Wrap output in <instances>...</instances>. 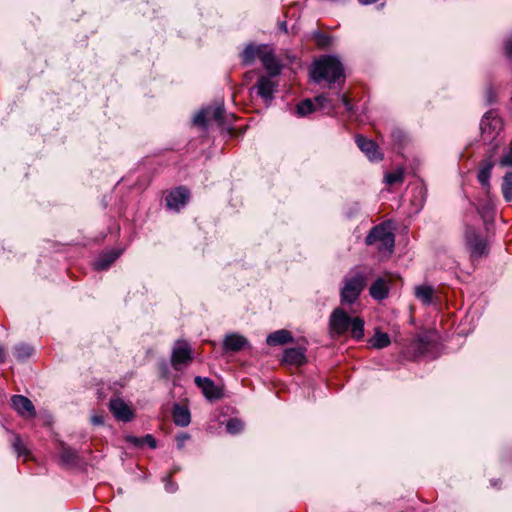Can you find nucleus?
<instances>
[{
  "instance_id": "nucleus-21",
  "label": "nucleus",
  "mask_w": 512,
  "mask_h": 512,
  "mask_svg": "<svg viewBox=\"0 0 512 512\" xmlns=\"http://www.w3.org/2000/svg\"><path fill=\"white\" fill-rule=\"evenodd\" d=\"M290 342H293V336L291 332L286 329H280L270 333L266 338V343L269 346L284 345Z\"/></svg>"
},
{
  "instance_id": "nucleus-16",
  "label": "nucleus",
  "mask_w": 512,
  "mask_h": 512,
  "mask_svg": "<svg viewBox=\"0 0 512 512\" xmlns=\"http://www.w3.org/2000/svg\"><path fill=\"white\" fill-rule=\"evenodd\" d=\"M493 154L494 152H491L489 157L482 161L477 175L478 181L487 190H489L490 188L491 171L494 167V162L492 160Z\"/></svg>"
},
{
  "instance_id": "nucleus-9",
  "label": "nucleus",
  "mask_w": 512,
  "mask_h": 512,
  "mask_svg": "<svg viewBox=\"0 0 512 512\" xmlns=\"http://www.w3.org/2000/svg\"><path fill=\"white\" fill-rule=\"evenodd\" d=\"M195 384L202 390L204 396L209 400L220 399L222 397V390L215 383L207 378L196 376Z\"/></svg>"
},
{
  "instance_id": "nucleus-37",
  "label": "nucleus",
  "mask_w": 512,
  "mask_h": 512,
  "mask_svg": "<svg viewBox=\"0 0 512 512\" xmlns=\"http://www.w3.org/2000/svg\"><path fill=\"white\" fill-rule=\"evenodd\" d=\"M428 341L426 337L419 336L414 342L413 346L419 354H424Z\"/></svg>"
},
{
  "instance_id": "nucleus-43",
  "label": "nucleus",
  "mask_w": 512,
  "mask_h": 512,
  "mask_svg": "<svg viewBox=\"0 0 512 512\" xmlns=\"http://www.w3.org/2000/svg\"><path fill=\"white\" fill-rule=\"evenodd\" d=\"M165 489L169 493H173L177 489L176 485L171 482L169 477L166 478Z\"/></svg>"
},
{
  "instance_id": "nucleus-7",
  "label": "nucleus",
  "mask_w": 512,
  "mask_h": 512,
  "mask_svg": "<svg viewBox=\"0 0 512 512\" xmlns=\"http://www.w3.org/2000/svg\"><path fill=\"white\" fill-rule=\"evenodd\" d=\"M274 76H261L255 86L257 95L260 96L265 103H270L277 91V82L273 80Z\"/></svg>"
},
{
  "instance_id": "nucleus-29",
  "label": "nucleus",
  "mask_w": 512,
  "mask_h": 512,
  "mask_svg": "<svg viewBox=\"0 0 512 512\" xmlns=\"http://www.w3.org/2000/svg\"><path fill=\"white\" fill-rule=\"evenodd\" d=\"M127 440L135 446H142L144 444H147L152 449L156 448V440L150 434H147L146 436H144L142 438L129 436V437H127Z\"/></svg>"
},
{
  "instance_id": "nucleus-20",
  "label": "nucleus",
  "mask_w": 512,
  "mask_h": 512,
  "mask_svg": "<svg viewBox=\"0 0 512 512\" xmlns=\"http://www.w3.org/2000/svg\"><path fill=\"white\" fill-rule=\"evenodd\" d=\"M370 296L378 301L388 297L389 288L384 278H377L369 288Z\"/></svg>"
},
{
  "instance_id": "nucleus-8",
  "label": "nucleus",
  "mask_w": 512,
  "mask_h": 512,
  "mask_svg": "<svg viewBox=\"0 0 512 512\" xmlns=\"http://www.w3.org/2000/svg\"><path fill=\"white\" fill-rule=\"evenodd\" d=\"M190 198V193L185 187H178L172 190L166 197L167 207L174 211L183 208Z\"/></svg>"
},
{
  "instance_id": "nucleus-44",
  "label": "nucleus",
  "mask_w": 512,
  "mask_h": 512,
  "mask_svg": "<svg viewBox=\"0 0 512 512\" xmlns=\"http://www.w3.org/2000/svg\"><path fill=\"white\" fill-rule=\"evenodd\" d=\"M91 421L94 425H102L104 423V418L101 415H94L92 416Z\"/></svg>"
},
{
  "instance_id": "nucleus-25",
  "label": "nucleus",
  "mask_w": 512,
  "mask_h": 512,
  "mask_svg": "<svg viewBox=\"0 0 512 512\" xmlns=\"http://www.w3.org/2000/svg\"><path fill=\"white\" fill-rule=\"evenodd\" d=\"M206 108H207V112H208V116H209V121L213 120L219 125L224 123L225 110H224L223 104H217L213 107H206Z\"/></svg>"
},
{
  "instance_id": "nucleus-4",
  "label": "nucleus",
  "mask_w": 512,
  "mask_h": 512,
  "mask_svg": "<svg viewBox=\"0 0 512 512\" xmlns=\"http://www.w3.org/2000/svg\"><path fill=\"white\" fill-rule=\"evenodd\" d=\"M365 244L376 250L380 257H390L395 247L391 223L387 221L374 226L366 236Z\"/></svg>"
},
{
  "instance_id": "nucleus-34",
  "label": "nucleus",
  "mask_w": 512,
  "mask_h": 512,
  "mask_svg": "<svg viewBox=\"0 0 512 512\" xmlns=\"http://www.w3.org/2000/svg\"><path fill=\"white\" fill-rule=\"evenodd\" d=\"M207 121H209V116L207 112V108H204L200 110L194 117H193V124L200 127H205Z\"/></svg>"
},
{
  "instance_id": "nucleus-24",
  "label": "nucleus",
  "mask_w": 512,
  "mask_h": 512,
  "mask_svg": "<svg viewBox=\"0 0 512 512\" xmlns=\"http://www.w3.org/2000/svg\"><path fill=\"white\" fill-rule=\"evenodd\" d=\"M390 337L387 333L376 331L372 339L370 340V344L373 348L382 349L390 344Z\"/></svg>"
},
{
  "instance_id": "nucleus-11",
  "label": "nucleus",
  "mask_w": 512,
  "mask_h": 512,
  "mask_svg": "<svg viewBox=\"0 0 512 512\" xmlns=\"http://www.w3.org/2000/svg\"><path fill=\"white\" fill-rule=\"evenodd\" d=\"M109 408L115 418L120 421L128 422L133 419V411L121 398L111 399Z\"/></svg>"
},
{
  "instance_id": "nucleus-45",
  "label": "nucleus",
  "mask_w": 512,
  "mask_h": 512,
  "mask_svg": "<svg viewBox=\"0 0 512 512\" xmlns=\"http://www.w3.org/2000/svg\"><path fill=\"white\" fill-rule=\"evenodd\" d=\"M6 360V351L3 346L0 345V363H4Z\"/></svg>"
},
{
  "instance_id": "nucleus-35",
  "label": "nucleus",
  "mask_w": 512,
  "mask_h": 512,
  "mask_svg": "<svg viewBox=\"0 0 512 512\" xmlns=\"http://www.w3.org/2000/svg\"><path fill=\"white\" fill-rule=\"evenodd\" d=\"M499 164L502 167L512 166V148L511 147H505L504 154L501 157Z\"/></svg>"
},
{
  "instance_id": "nucleus-19",
  "label": "nucleus",
  "mask_w": 512,
  "mask_h": 512,
  "mask_svg": "<svg viewBox=\"0 0 512 512\" xmlns=\"http://www.w3.org/2000/svg\"><path fill=\"white\" fill-rule=\"evenodd\" d=\"M306 361L305 350L302 348H288L284 351L283 362L290 365H302Z\"/></svg>"
},
{
  "instance_id": "nucleus-41",
  "label": "nucleus",
  "mask_w": 512,
  "mask_h": 512,
  "mask_svg": "<svg viewBox=\"0 0 512 512\" xmlns=\"http://www.w3.org/2000/svg\"><path fill=\"white\" fill-rule=\"evenodd\" d=\"M189 439V435L182 433L177 437V446L179 449L183 448L185 441Z\"/></svg>"
},
{
  "instance_id": "nucleus-33",
  "label": "nucleus",
  "mask_w": 512,
  "mask_h": 512,
  "mask_svg": "<svg viewBox=\"0 0 512 512\" xmlns=\"http://www.w3.org/2000/svg\"><path fill=\"white\" fill-rule=\"evenodd\" d=\"M226 429L230 434H237L243 429V422L237 418H231L226 423Z\"/></svg>"
},
{
  "instance_id": "nucleus-26",
  "label": "nucleus",
  "mask_w": 512,
  "mask_h": 512,
  "mask_svg": "<svg viewBox=\"0 0 512 512\" xmlns=\"http://www.w3.org/2000/svg\"><path fill=\"white\" fill-rule=\"evenodd\" d=\"M384 181L388 185L401 184L404 181V169L399 167L392 172H387L384 175Z\"/></svg>"
},
{
  "instance_id": "nucleus-46",
  "label": "nucleus",
  "mask_w": 512,
  "mask_h": 512,
  "mask_svg": "<svg viewBox=\"0 0 512 512\" xmlns=\"http://www.w3.org/2000/svg\"><path fill=\"white\" fill-rule=\"evenodd\" d=\"M363 5H369L377 2L378 0H358Z\"/></svg>"
},
{
  "instance_id": "nucleus-42",
  "label": "nucleus",
  "mask_w": 512,
  "mask_h": 512,
  "mask_svg": "<svg viewBox=\"0 0 512 512\" xmlns=\"http://www.w3.org/2000/svg\"><path fill=\"white\" fill-rule=\"evenodd\" d=\"M505 53L508 57H512V36L505 41Z\"/></svg>"
},
{
  "instance_id": "nucleus-32",
  "label": "nucleus",
  "mask_w": 512,
  "mask_h": 512,
  "mask_svg": "<svg viewBox=\"0 0 512 512\" xmlns=\"http://www.w3.org/2000/svg\"><path fill=\"white\" fill-rule=\"evenodd\" d=\"M296 108L299 116H306L314 111V104L310 99H305Z\"/></svg>"
},
{
  "instance_id": "nucleus-13",
  "label": "nucleus",
  "mask_w": 512,
  "mask_h": 512,
  "mask_svg": "<svg viewBox=\"0 0 512 512\" xmlns=\"http://www.w3.org/2000/svg\"><path fill=\"white\" fill-rule=\"evenodd\" d=\"M247 346H249L248 340L238 333H229L223 340V349L226 352H238Z\"/></svg>"
},
{
  "instance_id": "nucleus-27",
  "label": "nucleus",
  "mask_w": 512,
  "mask_h": 512,
  "mask_svg": "<svg viewBox=\"0 0 512 512\" xmlns=\"http://www.w3.org/2000/svg\"><path fill=\"white\" fill-rule=\"evenodd\" d=\"M502 194L507 202L512 201V171L505 173L501 186Z\"/></svg>"
},
{
  "instance_id": "nucleus-30",
  "label": "nucleus",
  "mask_w": 512,
  "mask_h": 512,
  "mask_svg": "<svg viewBox=\"0 0 512 512\" xmlns=\"http://www.w3.org/2000/svg\"><path fill=\"white\" fill-rule=\"evenodd\" d=\"M60 459L61 462L65 465H71L74 464L77 460V453L75 450L62 446L61 452H60Z\"/></svg>"
},
{
  "instance_id": "nucleus-28",
  "label": "nucleus",
  "mask_w": 512,
  "mask_h": 512,
  "mask_svg": "<svg viewBox=\"0 0 512 512\" xmlns=\"http://www.w3.org/2000/svg\"><path fill=\"white\" fill-rule=\"evenodd\" d=\"M33 354V348L27 344H19L14 347V356L18 361H25Z\"/></svg>"
},
{
  "instance_id": "nucleus-40",
  "label": "nucleus",
  "mask_w": 512,
  "mask_h": 512,
  "mask_svg": "<svg viewBox=\"0 0 512 512\" xmlns=\"http://www.w3.org/2000/svg\"><path fill=\"white\" fill-rule=\"evenodd\" d=\"M317 42L319 45H322V46H327L330 44V38L326 35H323V34H318L317 35Z\"/></svg>"
},
{
  "instance_id": "nucleus-10",
  "label": "nucleus",
  "mask_w": 512,
  "mask_h": 512,
  "mask_svg": "<svg viewBox=\"0 0 512 512\" xmlns=\"http://www.w3.org/2000/svg\"><path fill=\"white\" fill-rule=\"evenodd\" d=\"M356 144L359 147V149L372 161H379L382 159V154L378 149L377 144L370 140L365 138L362 135H358L355 138Z\"/></svg>"
},
{
  "instance_id": "nucleus-23",
  "label": "nucleus",
  "mask_w": 512,
  "mask_h": 512,
  "mask_svg": "<svg viewBox=\"0 0 512 512\" xmlns=\"http://www.w3.org/2000/svg\"><path fill=\"white\" fill-rule=\"evenodd\" d=\"M415 297L424 305H430L434 300V288L431 285L422 284L414 289Z\"/></svg>"
},
{
  "instance_id": "nucleus-1",
  "label": "nucleus",
  "mask_w": 512,
  "mask_h": 512,
  "mask_svg": "<svg viewBox=\"0 0 512 512\" xmlns=\"http://www.w3.org/2000/svg\"><path fill=\"white\" fill-rule=\"evenodd\" d=\"M365 322L360 317H351L342 307L335 308L329 317V329L333 336H342L347 332L359 341L364 337Z\"/></svg>"
},
{
  "instance_id": "nucleus-14",
  "label": "nucleus",
  "mask_w": 512,
  "mask_h": 512,
  "mask_svg": "<svg viewBox=\"0 0 512 512\" xmlns=\"http://www.w3.org/2000/svg\"><path fill=\"white\" fill-rule=\"evenodd\" d=\"M260 61L268 71L269 76H277L280 73L281 65L275 57L273 49L269 45H267L263 55H261Z\"/></svg>"
},
{
  "instance_id": "nucleus-39",
  "label": "nucleus",
  "mask_w": 512,
  "mask_h": 512,
  "mask_svg": "<svg viewBox=\"0 0 512 512\" xmlns=\"http://www.w3.org/2000/svg\"><path fill=\"white\" fill-rule=\"evenodd\" d=\"M338 97L341 99V102L345 106L346 110L349 111V112H352L353 111V106L350 103V101L348 100V98L344 94H341V95L338 94Z\"/></svg>"
},
{
  "instance_id": "nucleus-36",
  "label": "nucleus",
  "mask_w": 512,
  "mask_h": 512,
  "mask_svg": "<svg viewBox=\"0 0 512 512\" xmlns=\"http://www.w3.org/2000/svg\"><path fill=\"white\" fill-rule=\"evenodd\" d=\"M315 102L318 104L320 108L323 109H333L334 105L331 100L326 95H319L315 97Z\"/></svg>"
},
{
  "instance_id": "nucleus-17",
  "label": "nucleus",
  "mask_w": 512,
  "mask_h": 512,
  "mask_svg": "<svg viewBox=\"0 0 512 512\" xmlns=\"http://www.w3.org/2000/svg\"><path fill=\"white\" fill-rule=\"evenodd\" d=\"M466 242L470 249L472 257H481L486 254L487 245L475 233H467Z\"/></svg>"
},
{
  "instance_id": "nucleus-6",
  "label": "nucleus",
  "mask_w": 512,
  "mask_h": 512,
  "mask_svg": "<svg viewBox=\"0 0 512 512\" xmlns=\"http://www.w3.org/2000/svg\"><path fill=\"white\" fill-rule=\"evenodd\" d=\"M193 360L192 349L186 340H177L174 343L171 364L175 370H180L182 366L188 365Z\"/></svg>"
},
{
  "instance_id": "nucleus-38",
  "label": "nucleus",
  "mask_w": 512,
  "mask_h": 512,
  "mask_svg": "<svg viewBox=\"0 0 512 512\" xmlns=\"http://www.w3.org/2000/svg\"><path fill=\"white\" fill-rule=\"evenodd\" d=\"M391 136L393 141L397 144H402L405 140V134L400 129L393 130Z\"/></svg>"
},
{
  "instance_id": "nucleus-3",
  "label": "nucleus",
  "mask_w": 512,
  "mask_h": 512,
  "mask_svg": "<svg viewBox=\"0 0 512 512\" xmlns=\"http://www.w3.org/2000/svg\"><path fill=\"white\" fill-rule=\"evenodd\" d=\"M311 75L316 83L325 81L330 86L340 80L344 81V69L336 56H323L316 60L311 69Z\"/></svg>"
},
{
  "instance_id": "nucleus-12",
  "label": "nucleus",
  "mask_w": 512,
  "mask_h": 512,
  "mask_svg": "<svg viewBox=\"0 0 512 512\" xmlns=\"http://www.w3.org/2000/svg\"><path fill=\"white\" fill-rule=\"evenodd\" d=\"M12 407L21 415V416H31L34 417L36 415L35 407L30 399L23 395H14L11 398Z\"/></svg>"
},
{
  "instance_id": "nucleus-47",
  "label": "nucleus",
  "mask_w": 512,
  "mask_h": 512,
  "mask_svg": "<svg viewBox=\"0 0 512 512\" xmlns=\"http://www.w3.org/2000/svg\"><path fill=\"white\" fill-rule=\"evenodd\" d=\"M281 28L286 29V27H285V23H283V24L281 25Z\"/></svg>"
},
{
  "instance_id": "nucleus-15",
  "label": "nucleus",
  "mask_w": 512,
  "mask_h": 512,
  "mask_svg": "<svg viewBox=\"0 0 512 512\" xmlns=\"http://www.w3.org/2000/svg\"><path fill=\"white\" fill-rule=\"evenodd\" d=\"M267 45L266 44H260V45H254L249 44L247 45L243 52L241 53V59L243 64L250 65L255 62L256 59L261 58V55H263Z\"/></svg>"
},
{
  "instance_id": "nucleus-22",
  "label": "nucleus",
  "mask_w": 512,
  "mask_h": 512,
  "mask_svg": "<svg viewBox=\"0 0 512 512\" xmlns=\"http://www.w3.org/2000/svg\"><path fill=\"white\" fill-rule=\"evenodd\" d=\"M173 421L177 426L186 427L191 422L190 411L187 407L175 404L172 411Z\"/></svg>"
},
{
  "instance_id": "nucleus-31",
  "label": "nucleus",
  "mask_w": 512,
  "mask_h": 512,
  "mask_svg": "<svg viewBox=\"0 0 512 512\" xmlns=\"http://www.w3.org/2000/svg\"><path fill=\"white\" fill-rule=\"evenodd\" d=\"M11 444L13 447L14 452L20 457V456H26L28 455L29 451L27 450L26 446L23 444L21 438L19 435L14 434L13 439L11 440Z\"/></svg>"
},
{
  "instance_id": "nucleus-18",
  "label": "nucleus",
  "mask_w": 512,
  "mask_h": 512,
  "mask_svg": "<svg viewBox=\"0 0 512 512\" xmlns=\"http://www.w3.org/2000/svg\"><path fill=\"white\" fill-rule=\"evenodd\" d=\"M122 254L121 249H111L101 254L94 262L96 270H106Z\"/></svg>"
},
{
  "instance_id": "nucleus-2",
  "label": "nucleus",
  "mask_w": 512,
  "mask_h": 512,
  "mask_svg": "<svg viewBox=\"0 0 512 512\" xmlns=\"http://www.w3.org/2000/svg\"><path fill=\"white\" fill-rule=\"evenodd\" d=\"M369 271L366 269H351L343 278L340 289V302L342 305L357 303L362 291L366 287Z\"/></svg>"
},
{
  "instance_id": "nucleus-5",
  "label": "nucleus",
  "mask_w": 512,
  "mask_h": 512,
  "mask_svg": "<svg viewBox=\"0 0 512 512\" xmlns=\"http://www.w3.org/2000/svg\"><path fill=\"white\" fill-rule=\"evenodd\" d=\"M502 129V121L495 111H488L480 123V130L484 142H492Z\"/></svg>"
}]
</instances>
